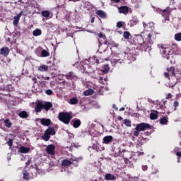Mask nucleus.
<instances>
[{"label":"nucleus","instance_id":"f257e3e1","mask_svg":"<svg viewBox=\"0 0 181 181\" xmlns=\"http://www.w3.org/2000/svg\"><path fill=\"white\" fill-rule=\"evenodd\" d=\"M58 119L63 122V124H65V125H69L71 119H73V115L71 112H61L58 115Z\"/></svg>","mask_w":181,"mask_h":181},{"label":"nucleus","instance_id":"f03ea898","mask_svg":"<svg viewBox=\"0 0 181 181\" xmlns=\"http://www.w3.org/2000/svg\"><path fill=\"white\" fill-rule=\"evenodd\" d=\"M151 128H152V126L148 123H139L135 127L133 135L134 136H139V132L146 131V129H151Z\"/></svg>","mask_w":181,"mask_h":181},{"label":"nucleus","instance_id":"7ed1b4c3","mask_svg":"<svg viewBox=\"0 0 181 181\" xmlns=\"http://www.w3.org/2000/svg\"><path fill=\"white\" fill-rule=\"evenodd\" d=\"M141 42H137V49L141 50V52H146V50H151V44L146 41H144V38H140Z\"/></svg>","mask_w":181,"mask_h":181},{"label":"nucleus","instance_id":"20e7f679","mask_svg":"<svg viewBox=\"0 0 181 181\" xmlns=\"http://www.w3.org/2000/svg\"><path fill=\"white\" fill-rule=\"evenodd\" d=\"M143 25L144 32L153 33V29H155V24L153 23H143Z\"/></svg>","mask_w":181,"mask_h":181},{"label":"nucleus","instance_id":"39448f33","mask_svg":"<svg viewBox=\"0 0 181 181\" xmlns=\"http://www.w3.org/2000/svg\"><path fill=\"white\" fill-rule=\"evenodd\" d=\"M173 11V9L170 7H167L165 9L161 11V15L165 18V21L170 20L169 18L170 17V13Z\"/></svg>","mask_w":181,"mask_h":181},{"label":"nucleus","instance_id":"423d86ee","mask_svg":"<svg viewBox=\"0 0 181 181\" xmlns=\"http://www.w3.org/2000/svg\"><path fill=\"white\" fill-rule=\"evenodd\" d=\"M158 49H162V54H165V56L170 54V48L166 47V45L163 44H158Z\"/></svg>","mask_w":181,"mask_h":181},{"label":"nucleus","instance_id":"0eeeda50","mask_svg":"<svg viewBox=\"0 0 181 181\" xmlns=\"http://www.w3.org/2000/svg\"><path fill=\"white\" fill-rule=\"evenodd\" d=\"M130 10L131 8H129V7L127 6H121L118 7L119 13H123V15H128Z\"/></svg>","mask_w":181,"mask_h":181},{"label":"nucleus","instance_id":"6e6552de","mask_svg":"<svg viewBox=\"0 0 181 181\" xmlns=\"http://www.w3.org/2000/svg\"><path fill=\"white\" fill-rule=\"evenodd\" d=\"M56 149V146L53 144H49L47 146L46 148L47 153L49 155H54L56 152H54V150Z\"/></svg>","mask_w":181,"mask_h":181},{"label":"nucleus","instance_id":"1a4fd4ad","mask_svg":"<svg viewBox=\"0 0 181 181\" xmlns=\"http://www.w3.org/2000/svg\"><path fill=\"white\" fill-rule=\"evenodd\" d=\"M71 165H73V162H71L69 159H64L61 163V165L63 166L64 168H69V166Z\"/></svg>","mask_w":181,"mask_h":181},{"label":"nucleus","instance_id":"9d476101","mask_svg":"<svg viewBox=\"0 0 181 181\" xmlns=\"http://www.w3.org/2000/svg\"><path fill=\"white\" fill-rule=\"evenodd\" d=\"M0 54H2L3 56H5V57H6V56L9 54V48H8L7 47H2L0 49Z\"/></svg>","mask_w":181,"mask_h":181},{"label":"nucleus","instance_id":"9b49d317","mask_svg":"<svg viewBox=\"0 0 181 181\" xmlns=\"http://www.w3.org/2000/svg\"><path fill=\"white\" fill-rule=\"evenodd\" d=\"M43 110V103L42 102H38L35 107V112H40Z\"/></svg>","mask_w":181,"mask_h":181},{"label":"nucleus","instance_id":"f8f14e48","mask_svg":"<svg viewBox=\"0 0 181 181\" xmlns=\"http://www.w3.org/2000/svg\"><path fill=\"white\" fill-rule=\"evenodd\" d=\"M112 139H114L112 136H105V137H103V141L104 144H105L106 145H108V144H110V142H112Z\"/></svg>","mask_w":181,"mask_h":181},{"label":"nucleus","instance_id":"ddd939ff","mask_svg":"<svg viewBox=\"0 0 181 181\" xmlns=\"http://www.w3.org/2000/svg\"><path fill=\"white\" fill-rule=\"evenodd\" d=\"M65 77L66 80H75V78H77V76L74 75V73L72 71L69 72V74L65 75Z\"/></svg>","mask_w":181,"mask_h":181},{"label":"nucleus","instance_id":"4468645a","mask_svg":"<svg viewBox=\"0 0 181 181\" xmlns=\"http://www.w3.org/2000/svg\"><path fill=\"white\" fill-rule=\"evenodd\" d=\"M96 15L100 16L101 19H105L107 18V13H105V12H104L103 10H98L96 11Z\"/></svg>","mask_w":181,"mask_h":181},{"label":"nucleus","instance_id":"2eb2a0df","mask_svg":"<svg viewBox=\"0 0 181 181\" xmlns=\"http://www.w3.org/2000/svg\"><path fill=\"white\" fill-rule=\"evenodd\" d=\"M81 126V120L79 119H75L73 122L72 127L74 128H80Z\"/></svg>","mask_w":181,"mask_h":181},{"label":"nucleus","instance_id":"dca6fc26","mask_svg":"<svg viewBox=\"0 0 181 181\" xmlns=\"http://www.w3.org/2000/svg\"><path fill=\"white\" fill-rule=\"evenodd\" d=\"M52 107H53V104L51 102H46L43 104V109L45 111H49Z\"/></svg>","mask_w":181,"mask_h":181},{"label":"nucleus","instance_id":"f3484780","mask_svg":"<svg viewBox=\"0 0 181 181\" xmlns=\"http://www.w3.org/2000/svg\"><path fill=\"white\" fill-rule=\"evenodd\" d=\"M105 179L106 180H113V181L117 180V177H115V175L111 173H107L105 175Z\"/></svg>","mask_w":181,"mask_h":181},{"label":"nucleus","instance_id":"a211bd4d","mask_svg":"<svg viewBox=\"0 0 181 181\" xmlns=\"http://www.w3.org/2000/svg\"><path fill=\"white\" fill-rule=\"evenodd\" d=\"M38 71L46 72L49 71V66L45 64H42L38 67Z\"/></svg>","mask_w":181,"mask_h":181},{"label":"nucleus","instance_id":"6ab92c4d","mask_svg":"<svg viewBox=\"0 0 181 181\" xmlns=\"http://www.w3.org/2000/svg\"><path fill=\"white\" fill-rule=\"evenodd\" d=\"M42 125H44L45 127H49L52 121L50 119H42L40 121Z\"/></svg>","mask_w":181,"mask_h":181},{"label":"nucleus","instance_id":"aec40b11","mask_svg":"<svg viewBox=\"0 0 181 181\" xmlns=\"http://www.w3.org/2000/svg\"><path fill=\"white\" fill-rule=\"evenodd\" d=\"M23 179H24V180H29L30 179H33V176L30 177L29 175V173H28L26 170H23Z\"/></svg>","mask_w":181,"mask_h":181},{"label":"nucleus","instance_id":"412c9836","mask_svg":"<svg viewBox=\"0 0 181 181\" xmlns=\"http://www.w3.org/2000/svg\"><path fill=\"white\" fill-rule=\"evenodd\" d=\"M158 114H159L158 111L156 110L153 111V112L150 114V119H152V120L158 119Z\"/></svg>","mask_w":181,"mask_h":181},{"label":"nucleus","instance_id":"4be33fe9","mask_svg":"<svg viewBox=\"0 0 181 181\" xmlns=\"http://www.w3.org/2000/svg\"><path fill=\"white\" fill-rule=\"evenodd\" d=\"M21 153H29L30 148L28 147L21 146L19 148Z\"/></svg>","mask_w":181,"mask_h":181},{"label":"nucleus","instance_id":"5701e85b","mask_svg":"<svg viewBox=\"0 0 181 181\" xmlns=\"http://www.w3.org/2000/svg\"><path fill=\"white\" fill-rule=\"evenodd\" d=\"M46 133H47L49 136L50 135H56V131L54 130V128L53 127H49L45 131Z\"/></svg>","mask_w":181,"mask_h":181},{"label":"nucleus","instance_id":"b1692460","mask_svg":"<svg viewBox=\"0 0 181 181\" xmlns=\"http://www.w3.org/2000/svg\"><path fill=\"white\" fill-rule=\"evenodd\" d=\"M167 71L170 74V76H173V77H176V74L175 73V67L167 68Z\"/></svg>","mask_w":181,"mask_h":181},{"label":"nucleus","instance_id":"393cba45","mask_svg":"<svg viewBox=\"0 0 181 181\" xmlns=\"http://www.w3.org/2000/svg\"><path fill=\"white\" fill-rule=\"evenodd\" d=\"M18 116L20 117V118L26 119L29 117V115L28 114V112L22 111L19 112Z\"/></svg>","mask_w":181,"mask_h":181},{"label":"nucleus","instance_id":"a878e982","mask_svg":"<svg viewBox=\"0 0 181 181\" xmlns=\"http://www.w3.org/2000/svg\"><path fill=\"white\" fill-rule=\"evenodd\" d=\"M69 104L71 105H76V104H78V99L77 97H74L69 100Z\"/></svg>","mask_w":181,"mask_h":181},{"label":"nucleus","instance_id":"bb28decb","mask_svg":"<svg viewBox=\"0 0 181 181\" xmlns=\"http://www.w3.org/2000/svg\"><path fill=\"white\" fill-rule=\"evenodd\" d=\"M93 94H94V90L91 88L83 91V95L85 96L93 95Z\"/></svg>","mask_w":181,"mask_h":181},{"label":"nucleus","instance_id":"cd10ccee","mask_svg":"<svg viewBox=\"0 0 181 181\" xmlns=\"http://www.w3.org/2000/svg\"><path fill=\"white\" fill-rule=\"evenodd\" d=\"M139 22L137 18L133 17L132 19L130 21V26H135L136 23Z\"/></svg>","mask_w":181,"mask_h":181},{"label":"nucleus","instance_id":"c85d7f7f","mask_svg":"<svg viewBox=\"0 0 181 181\" xmlns=\"http://www.w3.org/2000/svg\"><path fill=\"white\" fill-rule=\"evenodd\" d=\"M33 36H40V35H42V30L40 29H35L33 32Z\"/></svg>","mask_w":181,"mask_h":181},{"label":"nucleus","instance_id":"c756f323","mask_svg":"<svg viewBox=\"0 0 181 181\" xmlns=\"http://www.w3.org/2000/svg\"><path fill=\"white\" fill-rule=\"evenodd\" d=\"M4 125L6 127V128H11L12 127V122H11V120L9 119H6L4 120Z\"/></svg>","mask_w":181,"mask_h":181},{"label":"nucleus","instance_id":"7c9ffc66","mask_svg":"<svg viewBox=\"0 0 181 181\" xmlns=\"http://www.w3.org/2000/svg\"><path fill=\"white\" fill-rule=\"evenodd\" d=\"M102 71L103 73H105V74L108 73V71H110V66L108 64H105L103 66Z\"/></svg>","mask_w":181,"mask_h":181},{"label":"nucleus","instance_id":"2f4dec72","mask_svg":"<svg viewBox=\"0 0 181 181\" xmlns=\"http://www.w3.org/2000/svg\"><path fill=\"white\" fill-rule=\"evenodd\" d=\"M41 56L42 57H49V56H50V53L45 49H42L41 52Z\"/></svg>","mask_w":181,"mask_h":181},{"label":"nucleus","instance_id":"473e14b6","mask_svg":"<svg viewBox=\"0 0 181 181\" xmlns=\"http://www.w3.org/2000/svg\"><path fill=\"white\" fill-rule=\"evenodd\" d=\"M41 15L44 18H49V16H50V11H41Z\"/></svg>","mask_w":181,"mask_h":181},{"label":"nucleus","instance_id":"72a5a7b5","mask_svg":"<svg viewBox=\"0 0 181 181\" xmlns=\"http://www.w3.org/2000/svg\"><path fill=\"white\" fill-rule=\"evenodd\" d=\"M168 122V117H164L160 119V124H161V125H166Z\"/></svg>","mask_w":181,"mask_h":181},{"label":"nucleus","instance_id":"f704fd0d","mask_svg":"<svg viewBox=\"0 0 181 181\" xmlns=\"http://www.w3.org/2000/svg\"><path fill=\"white\" fill-rule=\"evenodd\" d=\"M152 33H149L148 34L147 38L146 40V42H147L148 43H149V45H151V43H152Z\"/></svg>","mask_w":181,"mask_h":181},{"label":"nucleus","instance_id":"c9c22d12","mask_svg":"<svg viewBox=\"0 0 181 181\" xmlns=\"http://www.w3.org/2000/svg\"><path fill=\"white\" fill-rule=\"evenodd\" d=\"M42 139L45 141L46 142H47V141H49V139H50V136L46 133V132H45L44 135L42 136Z\"/></svg>","mask_w":181,"mask_h":181},{"label":"nucleus","instance_id":"e433bc0d","mask_svg":"<svg viewBox=\"0 0 181 181\" xmlns=\"http://www.w3.org/2000/svg\"><path fill=\"white\" fill-rule=\"evenodd\" d=\"M130 36H131V33H129V31H124L123 33V37L124 39H129Z\"/></svg>","mask_w":181,"mask_h":181},{"label":"nucleus","instance_id":"4c0bfd02","mask_svg":"<svg viewBox=\"0 0 181 181\" xmlns=\"http://www.w3.org/2000/svg\"><path fill=\"white\" fill-rule=\"evenodd\" d=\"M174 37L175 40H177V42H181V33L175 34Z\"/></svg>","mask_w":181,"mask_h":181},{"label":"nucleus","instance_id":"58836bf2","mask_svg":"<svg viewBox=\"0 0 181 181\" xmlns=\"http://www.w3.org/2000/svg\"><path fill=\"white\" fill-rule=\"evenodd\" d=\"M124 125H126V127H132L131 121L129 120L128 119H125L124 120Z\"/></svg>","mask_w":181,"mask_h":181},{"label":"nucleus","instance_id":"ea45409f","mask_svg":"<svg viewBox=\"0 0 181 181\" xmlns=\"http://www.w3.org/2000/svg\"><path fill=\"white\" fill-rule=\"evenodd\" d=\"M18 23H19V18L18 17H14L13 24L15 26H18Z\"/></svg>","mask_w":181,"mask_h":181},{"label":"nucleus","instance_id":"a19ab883","mask_svg":"<svg viewBox=\"0 0 181 181\" xmlns=\"http://www.w3.org/2000/svg\"><path fill=\"white\" fill-rule=\"evenodd\" d=\"M7 145H8L10 148H12V146H13V139H9L7 141Z\"/></svg>","mask_w":181,"mask_h":181},{"label":"nucleus","instance_id":"79ce46f5","mask_svg":"<svg viewBox=\"0 0 181 181\" xmlns=\"http://www.w3.org/2000/svg\"><path fill=\"white\" fill-rule=\"evenodd\" d=\"M98 37H100V39H103L104 40H105L107 39V36L104 35V34L103 33H100L98 34Z\"/></svg>","mask_w":181,"mask_h":181},{"label":"nucleus","instance_id":"37998d69","mask_svg":"<svg viewBox=\"0 0 181 181\" xmlns=\"http://www.w3.org/2000/svg\"><path fill=\"white\" fill-rule=\"evenodd\" d=\"M45 94H47V95H53V90H52V89H47L45 91Z\"/></svg>","mask_w":181,"mask_h":181},{"label":"nucleus","instance_id":"c03bdc74","mask_svg":"<svg viewBox=\"0 0 181 181\" xmlns=\"http://www.w3.org/2000/svg\"><path fill=\"white\" fill-rule=\"evenodd\" d=\"M173 106L175 107L174 110L176 111V108H177V107H179V102H177V101L174 102Z\"/></svg>","mask_w":181,"mask_h":181},{"label":"nucleus","instance_id":"a18cd8bd","mask_svg":"<svg viewBox=\"0 0 181 181\" xmlns=\"http://www.w3.org/2000/svg\"><path fill=\"white\" fill-rule=\"evenodd\" d=\"M164 76L165 77V78H168L169 80H170V74H169V72L164 73Z\"/></svg>","mask_w":181,"mask_h":181},{"label":"nucleus","instance_id":"49530a36","mask_svg":"<svg viewBox=\"0 0 181 181\" xmlns=\"http://www.w3.org/2000/svg\"><path fill=\"white\" fill-rule=\"evenodd\" d=\"M117 28H122V22H121V21H118L117 23Z\"/></svg>","mask_w":181,"mask_h":181},{"label":"nucleus","instance_id":"de8ad7c7","mask_svg":"<svg viewBox=\"0 0 181 181\" xmlns=\"http://www.w3.org/2000/svg\"><path fill=\"white\" fill-rule=\"evenodd\" d=\"M142 170H144V172L146 170H148V165H142Z\"/></svg>","mask_w":181,"mask_h":181},{"label":"nucleus","instance_id":"09e8293b","mask_svg":"<svg viewBox=\"0 0 181 181\" xmlns=\"http://www.w3.org/2000/svg\"><path fill=\"white\" fill-rule=\"evenodd\" d=\"M22 13H23V11L20 12L16 16H15L16 18H18V19H21V16H22Z\"/></svg>","mask_w":181,"mask_h":181},{"label":"nucleus","instance_id":"8fccbe9b","mask_svg":"<svg viewBox=\"0 0 181 181\" xmlns=\"http://www.w3.org/2000/svg\"><path fill=\"white\" fill-rule=\"evenodd\" d=\"M111 2H113L115 4H119V2L121 1V0H110Z\"/></svg>","mask_w":181,"mask_h":181},{"label":"nucleus","instance_id":"3c124183","mask_svg":"<svg viewBox=\"0 0 181 181\" xmlns=\"http://www.w3.org/2000/svg\"><path fill=\"white\" fill-rule=\"evenodd\" d=\"M32 81H33L34 84H36V83H37V79L35 77H34L32 78Z\"/></svg>","mask_w":181,"mask_h":181},{"label":"nucleus","instance_id":"603ef678","mask_svg":"<svg viewBox=\"0 0 181 181\" xmlns=\"http://www.w3.org/2000/svg\"><path fill=\"white\" fill-rule=\"evenodd\" d=\"M166 98L168 99V100L172 98V94H170V93L167 94Z\"/></svg>","mask_w":181,"mask_h":181},{"label":"nucleus","instance_id":"864d4df0","mask_svg":"<svg viewBox=\"0 0 181 181\" xmlns=\"http://www.w3.org/2000/svg\"><path fill=\"white\" fill-rule=\"evenodd\" d=\"M30 163H32V161L30 160H28L26 163L25 165L26 166H29L30 165Z\"/></svg>","mask_w":181,"mask_h":181},{"label":"nucleus","instance_id":"5fc2aeb1","mask_svg":"<svg viewBox=\"0 0 181 181\" xmlns=\"http://www.w3.org/2000/svg\"><path fill=\"white\" fill-rule=\"evenodd\" d=\"M112 108H114V110H115L116 111H118V107H117V105H115V104L112 105Z\"/></svg>","mask_w":181,"mask_h":181},{"label":"nucleus","instance_id":"6e6d98bb","mask_svg":"<svg viewBox=\"0 0 181 181\" xmlns=\"http://www.w3.org/2000/svg\"><path fill=\"white\" fill-rule=\"evenodd\" d=\"M5 90H8V88L6 87V88L0 87V91H5Z\"/></svg>","mask_w":181,"mask_h":181},{"label":"nucleus","instance_id":"4d7b16f0","mask_svg":"<svg viewBox=\"0 0 181 181\" xmlns=\"http://www.w3.org/2000/svg\"><path fill=\"white\" fill-rule=\"evenodd\" d=\"M104 45H106V46H108V45H110V42L107 41V39L105 40Z\"/></svg>","mask_w":181,"mask_h":181},{"label":"nucleus","instance_id":"13d9d810","mask_svg":"<svg viewBox=\"0 0 181 181\" xmlns=\"http://www.w3.org/2000/svg\"><path fill=\"white\" fill-rule=\"evenodd\" d=\"M176 155L177 156H179L180 158H181V152H177Z\"/></svg>","mask_w":181,"mask_h":181},{"label":"nucleus","instance_id":"bf43d9fd","mask_svg":"<svg viewBox=\"0 0 181 181\" xmlns=\"http://www.w3.org/2000/svg\"><path fill=\"white\" fill-rule=\"evenodd\" d=\"M137 155H138L139 156H141V155H144V152H138V153H137Z\"/></svg>","mask_w":181,"mask_h":181},{"label":"nucleus","instance_id":"052dcab7","mask_svg":"<svg viewBox=\"0 0 181 181\" xmlns=\"http://www.w3.org/2000/svg\"><path fill=\"white\" fill-rule=\"evenodd\" d=\"M44 80H50V77L47 76V77H43Z\"/></svg>","mask_w":181,"mask_h":181},{"label":"nucleus","instance_id":"680f3d73","mask_svg":"<svg viewBox=\"0 0 181 181\" xmlns=\"http://www.w3.org/2000/svg\"><path fill=\"white\" fill-rule=\"evenodd\" d=\"M119 111H125V107H121Z\"/></svg>","mask_w":181,"mask_h":181},{"label":"nucleus","instance_id":"e2e57ef3","mask_svg":"<svg viewBox=\"0 0 181 181\" xmlns=\"http://www.w3.org/2000/svg\"><path fill=\"white\" fill-rule=\"evenodd\" d=\"M95 63H96L97 64H100V59H96V60H95Z\"/></svg>","mask_w":181,"mask_h":181},{"label":"nucleus","instance_id":"0e129e2a","mask_svg":"<svg viewBox=\"0 0 181 181\" xmlns=\"http://www.w3.org/2000/svg\"><path fill=\"white\" fill-rule=\"evenodd\" d=\"M94 20H95V18H93L90 20L91 23H94Z\"/></svg>","mask_w":181,"mask_h":181},{"label":"nucleus","instance_id":"69168bd1","mask_svg":"<svg viewBox=\"0 0 181 181\" xmlns=\"http://www.w3.org/2000/svg\"><path fill=\"white\" fill-rule=\"evenodd\" d=\"M135 8H136V9H138V8H139V4H136V5L135 6Z\"/></svg>","mask_w":181,"mask_h":181},{"label":"nucleus","instance_id":"338daca9","mask_svg":"<svg viewBox=\"0 0 181 181\" xmlns=\"http://www.w3.org/2000/svg\"><path fill=\"white\" fill-rule=\"evenodd\" d=\"M118 119H119V120L121 121V119H122V117L121 116H119V117H118Z\"/></svg>","mask_w":181,"mask_h":181},{"label":"nucleus","instance_id":"774afa93","mask_svg":"<svg viewBox=\"0 0 181 181\" xmlns=\"http://www.w3.org/2000/svg\"><path fill=\"white\" fill-rule=\"evenodd\" d=\"M98 42H99V45H103L100 40H98Z\"/></svg>","mask_w":181,"mask_h":181}]
</instances>
